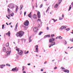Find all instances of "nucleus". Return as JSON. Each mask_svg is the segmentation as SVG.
<instances>
[{"mask_svg":"<svg viewBox=\"0 0 73 73\" xmlns=\"http://www.w3.org/2000/svg\"><path fill=\"white\" fill-rule=\"evenodd\" d=\"M24 34V32L22 31H19L18 33H17L16 34V35L17 37H21Z\"/></svg>","mask_w":73,"mask_h":73,"instance_id":"f257e3e1","label":"nucleus"},{"mask_svg":"<svg viewBox=\"0 0 73 73\" xmlns=\"http://www.w3.org/2000/svg\"><path fill=\"white\" fill-rule=\"evenodd\" d=\"M61 1H62V0H59L58 1V4H56L55 5L54 8H57L58 7V5L60 4V3H61Z\"/></svg>","mask_w":73,"mask_h":73,"instance_id":"f03ea898","label":"nucleus"},{"mask_svg":"<svg viewBox=\"0 0 73 73\" xmlns=\"http://www.w3.org/2000/svg\"><path fill=\"white\" fill-rule=\"evenodd\" d=\"M8 7L10 9H13L14 8V5L13 4H11L8 5Z\"/></svg>","mask_w":73,"mask_h":73,"instance_id":"7ed1b4c3","label":"nucleus"},{"mask_svg":"<svg viewBox=\"0 0 73 73\" xmlns=\"http://www.w3.org/2000/svg\"><path fill=\"white\" fill-rule=\"evenodd\" d=\"M24 25L26 26V27H27L29 25V21L28 20H26L25 22L24 23Z\"/></svg>","mask_w":73,"mask_h":73,"instance_id":"20e7f679","label":"nucleus"},{"mask_svg":"<svg viewBox=\"0 0 73 73\" xmlns=\"http://www.w3.org/2000/svg\"><path fill=\"white\" fill-rule=\"evenodd\" d=\"M55 40V39L54 38H50L49 40V42H52V41H53Z\"/></svg>","mask_w":73,"mask_h":73,"instance_id":"39448f33","label":"nucleus"},{"mask_svg":"<svg viewBox=\"0 0 73 73\" xmlns=\"http://www.w3.org/2000/svg\"><path fill=\"white\" fill-rule=\"evenodd\" d=\"M56 43L55 42H51V44L50 45V46H49V48H50L51 46H52L53 45H55Z\"/></svg>","mask_w":73,"mask_h":73,"instance_id":"423d86ee","label":"nucleus"},{"mask_svg":"<svg viewBox=\"0 0 73 73\" xmlns=\"http://www.w3.org/2000/svg\"><path fill=\"white\" fill-rule=\"evenodd\" d=\"M37 16L38 18H40L41 17V15H40V12H37Z\"/></svg>","mask_w":73,"mask_h":73,"instance_id":"0eeeda50","label":"nucleus"},{"mask_svg":"<svg viewBox=\"0 0 73 73\" xmlns=\"http://www.w3.org/2000/svg\"><path fill=\"white\" fill-rule=\"evenodd\" d=\"M38 30V28L37 27H35L34 28V31L36 32Z\"/></svg>","mask_w":73,"mask_h":73,"instance_id":"6e6552de","label":"nucleus"},{"mask_svg":"<svg viewBox=\"0 0 73 73\" xmlns=\"http://www.w3.org/2000/svg\"><path fill=\"white\" fill-rule=\"evenodd\" d=\"M35 49L36 51V52H38V45H36V46H35Z\"/></svg>","mask_w":73,"mask_h":73,"instance_id":"1a4fd4ad","label":"nucleus"},{"mask_svg":"<svg viewBox=\"0 0 73 73\" xmlns=\"http://www.w3.org/2000/svg\"><path fill=\"white\" fill-rule=\"evenodd\" d=\"M23 53V52L21 50L20 52L18 53V54H19V55H22Z\"/></svg>","mask_w":73,"mask_h":73,"instance_id":"9d476101","label":"nucleus"},{"mask_svg":"<svg viewBox=\"0 0 73 73\" xmlns=\"http://www.w3.org/2000/svg\"><path fill=\"white\" fill-rule=\"evenodd\" d=\"M18 27V23H17L15 26V31H16V30H17V29Z\"/></svg>","mask_w":73,"mask_h":73,"instance_id":"9b49d317","label":"nucleus"},{"mask_svg":"<svg viewBox=\"0 0 73 73\" xmlns=\"http://www.w3.org/2000/svg\"><path fill=\"white\" fill-rule=\"evenodd\" d=\"M31 13H32V12H30V14L28 15V17H30V18H31V17H32V15L31 14Z\"/></svg>","mask_w":73,"mask_h":73,"instance_id":"f8f14e48","label":"nucleus"},{"mask_svg":"<svg viewBox=\"0 0 73 73\" xmlns=\"http://www.w3.org/2000/svg\"><path fill=\"white\" fill-rule=\"evenodd\" d=\"M16 70H17V68L15 67V68H13L12 69L11 71H13L14 72L15 71H16Z\"/></svg>","mask_w":73,"mask_h":73,"instance_id":"ddd939ff","label":"nucleus"},{"mask_svg":"<svg viewBox=\"0 0 73 73\" xmlns=\"http://www.w3.org/2000/svg\"><path fill=\"white\" fill-rule=\"evenodd\" d=\"M50 37V35H47L45 36L44 38H46V37Z\"/></svg>","mask_w":73,"mask_h":73,"instance_id":"4468645a","label":"nucleus"},{"mask_svg":"<svg viewBox=\"0 0 73 73\" xmlns=\"http://www.w3.org/2000/svg\"><path fill=\"white\" fill-rule=\"evenodd\" d=\"M11 51H7L6 53L7 54V55H10V54H11Z\"/></svg>","mask_w":73,"mask_h":73,"instance_id":"2eb2a0df","label":"nucleus"},{"mask_svg":"<svg viewBox=\"0 0 73 73\" xmlns=\"http://www.w3.org/2000/svg\"><path fill=\"white\" fill-rule=\"evenodd\" d=\"M0 66H1L0 68L1 69H3V66H5V64H2V65H0Z\"/></svg>","mask_w":73,"mask_h":73,"instance_id":"dca6fc26","label":"nucleus"},{"mask_svg":"<svg viewBox=\"0 0 73 73\" xmlns=\"http://www.w3.org/2000/svg\"><path fill=\"white\" fill-rule=\"evenodd\" d=\"M65 28H66V27L65 26H62L60 28V29L62 30L63 29H65Z\"/></svg>","mask_w":73,"mask_h":73,"instance_id":"f3484780","label":"nucleus"},{"mask_svg":"<svg viewBox=\"0 0 73 73\" xmlns=\"http://www.w3.org/2000/svg\"><path fill=\"white\" fill-rule=\"evenodd\" d=\"M6 35L9 36H10V35H11V33H10V32L9 31L8 33H6Z\"/></svg>","mask_w":73,"mask_h":73,"instance_id":"a211bd4d","label":"nucleus"},{"mask_svg":"<svg viewBox=\"0 0 73 73\" xmlns=\"http://www.w3.org/2000/svg\"><path fill=\"white\" fill-rule=\"evenodd\" d=\"M16 50H17V52H18L20 51V49H19V48H17V47H16Z\"/></svg>","mask_w":73,"mask_h":73,"instance_id":"6ab92c4d","label":"nucleus"},{"mask_svg":"<svg viewBox=\"0 0 73 73\" xmlns=\"http://www.w3.org/2000/svg\"><path fill=\"white\" fill-rule=\"evenodd\" d=\"M3 51L4 52H6V49L5 48V47H3Z\"/></svg>","mask_w":73,"mask_h":73,"instance_id":"aec40b11","label":"nucleus"},{"mask_svg":"<svg viewBox=\"0 0 73 73\" xmlns=\"http://www.w3.org/2000/svg\"><path fill=\"white\" fill-rule=\"evenodd\" d=\"M36 16L37 15H36L34 14V15H33V18H34L35 19H36Z\"/></svg>","mask_w":73,"mask_h":73,"instance_id":"412c9836","label":"nucleus"},{"mask_svg":"<svg viewBox=\"0 0 73 73\" xmlns=\"http://www.w3.org/2000/svg\"><path fill=\"white\" fill-rule=\"evenodd\" d=\"M31 38H32L31 36H30L29 38V42H31L32 41V40H31Z\"/></svg>","mask_w":73,"mask_h":73,"instance_id":"4be33fe9","label":"nucleus"},{"mask_svg":"<svg viewBox=\"0 0 73 73\" xmlns=\"http://www.w3.org/2000/svg\"><path fill=\"white\" fill-rule=\"evenodd\" d=\"M64 72H66L67 73H69V70H64Z\"/></svg>","mask_w":73,"mask_h":73,"instance_id":"5701e85b","label":"nucleus"},{"mask_svg":"<svg viewBox=\"0 0 73 73\" xmlns=\"http://www.w3.org/2000/svg\"><path fill=\"white\" fill-rule=\"evenodd\" d=\"M19 7H18V6H17V7H16V11L17 12V9H18V8Z\"/></svg>","mask_w":73,"mask_h":73,"instance_id":"b1692460","label":"nucleus"},{"mask_svg":"<svg viewBox=\"0 0 73 73\" xmlns=\"http://www.w3.org/2000/svg\"><path fill=\"white\" fill-rule=\"evenodd\" d=\"M53 37H54V35H51V37L53 38Z\"/></svg>","mask_w":73,"mask_h":73,"instance_id":"393cba45","label":"nucleus"},{"mask_svg":"<svg viewBox=\"0 0 73 73\" xmlns=\"http://www.w3.org/2000/svg\"><path fill=\"white\" fill-rule=\"evenodd\" d=\"M6 46H9V42H7V43L6 44Z\"/></svg>","mask_w":73,"mask_h":73,"instance_id":"a878e982","label":"nucleus"},{"mask_svg":"<svg viewBox=\"0 0 73 73\" xmlns=\"http://www.w3.org/2000/svg\"><path fill=\"white\" fill-rule=\"evenodd\" d=\"M71 6H72L71 5H70L68 11H70V9H71V8H72L71 7Z\"/></svg>","mask_w":73,"mask_h":73,"instance_id":"bb28decb","label":"nucleus"},{"mask_svg":"<svg viewBox=\"0 0 73 73\" xmlns=\"http://www.w3.org/2000/svg\"><path fill=\"white\" fill-rule=\"evenodd\" d=\"M42 33V32L40 31V32L39 33V35H41V34Z\"/></svg>","mask_w":73,"mask_h":73,"instance_id":"cd10ccee","label":"nucleus"},{"mask_svg":"<svg viewBox=\"0 0 73 73\" xmlns=\"http://www.w3.org/2000/svg\"><path fill=\"white\" fill-rule=\"evenodd\" d=\"M25 69V68L24 67V66H23V69H22L23 71H24V70Z\"/></svg>","mask_w":73,"mask_h":73,"instance_id":"c85d7f7f","label":"nucleus"},{"mask_svg":"<svg viewBox=\"0 0 73 73\" xmlns=\"http://www.w3.org/2000/svg\"><path fill=\"white\" fill-rule=\"evenodd\" d=\"M49 9H50V7H48L46 11V12H48V10H49Z\"/></svg>","mask_w":73,"mask_h":73,"instance_id":"c756f323","label":"nucleus"},{"mask_svg":"<svg viewBox=\"0 0 73 73\" xmlns=\"http://www.w3.org/2000/svg\"><path fill=\"white\" fill-rule=\"evenodd\" d=\"M59 37V39H62V38L61 37V36H58Z\"/></svg>","mask_w":73,"mask_h":73,"instance_id":"7c9ffc66","label":"nucleus"},{"mask_svg":"<svg viewBox=\"0 0 73 73\" xmlns=\"http://www.w3.org/2000/svg\"><path fill=\"white\" fill-rule=\"evenodd\" d=\"M59 19L60 20H62L63 18H62L61 17H60Z\"/></svg>","mask_w":73,"mask_h":73,"instance_id":"2f4dec72","label":"nucleus"},{"mask_svg":"<svg viewBox=\"0 0 73 73\" xmlns=\"http://www.w3.org/2000/svg\"><path fill=\"white\" fill-rule=\"evenodd\" d=\"M52 20H53V21L54 22H56V21H57V20H55V19H52Z\"/></svg>","mask_w":73,"mask_h":73,"instance_id":"473e14b6","label":"nucleus"},{"mask_svg":"<svg viewBox=\"0 0 73 73\" xmlns=\"http://www.w3.org/2000/svg\"><path fill=\"white\" fill-rule=\"evenodd\" d=\"M10 10L9 9V8H8L7 9V11H8V12H10Z\"/></svg>","mask_w":73,"mask_h":73,"instance_id":"72a5a7b5","label":"nucleus"},{"mask_svg":"<svg viewBox=\"0 0 73 73\" xmlns=\"http://www.w3.org/2000/svg\"><path fill=\"white\" fill-rule=\"evenodd\" d=\"M43 6V5L42 4H41L40 5V8H41Z\"/></svg>","mask_w":73,"mask_h":73,"instance_id":"f704fd0d","label":"nucleus"},{"mask_svg":"<svg viewBox=\"0 0 73 73\" xmlns=\"http://www.w3.org/2000/svg\"><path fill=\"white\" fill-rule=\"evenodd\" d=\"M11 16H13V15H14V14H13V13H11Z\"/></svg>","mask_w":73,"mask_h":73,"instance_id":"c9c22d12","label":"nucleus"},{"mask_svg":"<svg viewBox=\"0 0 73 73\" xmlns=\"http://www.w3.org/2000/svg\"><path fill=\"white\" fill-rule=\"evenodd\" d=\"M2 29H4V25H2Z\"/></svg>","mask_w":73,"mask_h":73,"instance_id":"e433bc0d","label":"nucleus"},{"mask_svg":"<svg viewBox=\"0 0 73 73\" xmlns=\"http://www.w3.org/2000/svg\"><path fill=\"white\" fill-rule=\"evenodd\" d=\"M66 31H69V30H70V29H69V28L68 29H66Z\"/></svg>","mask_w":73,"mask_h":73,"instance_id":"4c0bfd02","label":"nucleus"},{"mask_svg":"<svg viewBox=\"0 0 73 73\" xmlns=\"http://www.w3.org/2000/svg\"><path fill=\"white\" fill-rule=\"evenodd\" d=\"M38 21H41V19H38Z\"/></svg>","mask_w":73,"mask_h":73,"instance_id":"58836bf2","label":"nucleus"},{"mask_svg":"<svg viewBox=\"0 0 73 73\" xmlns=\"http://www.w3.org/2000/svg\"><path fill=\"white\" fill-rule=\"evenodd\" d=\"M61 69H62V70L63 69H65V68L62 67L61 68Z\"/></svg>","mask_w":73,"mask_h":73,"instance_id":"ea45409f","label":"nucleus"},{"mask_svg":"<svg viewBox=\"0 0 73 73\" xmlns=\"http://www.w3.org/2000/svg\"><path fill=\"white\" fill-rule=\"evenodd\" d=\"M57 68V67H55L54 68V69H56Z\"/></svg>","mask_w":73,"mask_h":73,"instance_id":"a19ab883","label":"nucleus"},{"mask_svg":"<svg viewBox=\"0 0 73 73\" xmlns=\"http://www.w3.org/2000/svg\"><path fill=\"white\" fill-rule=\"evenodd\" d=\"M26 13H27L25 12L24 13L25 16V15H26Z\"/></svg>","mask_w":73,"mask_h":73,"instance_id":"79ce46f5","label":"nucleus"},{"mask_svg":"<svg viewBox=\"0 0 73 73\" xmlns=\"http://www.w3.org/2000/svg\"><path fill=\"white\" fill-rule=\"evenodd\" d=\"M6 17L8 18V19H10V18L8 17L7 15H6Z\"/></svg>","mask_w":73,"mask_h":73,"instance_id":"37998d69","label":"nucleus"},{"mask_svg":"<svg viewBox=\"0 0 73 73\" xmlns=\"http://www.w3.org/2000/svg\"><path fill=\"white\" fill-rule=\"evenodd\" d=\"M25 53L26 54H27V52L26 51H25Z\"/></svg>","mask_w":73,"mask_h":73,"instance_id":"c03bdc74","label":"nucleus"},{"mask_svg":"<svg viewBox=\"0 0 73 73\" xmlns=\"http://www.w3.org/2000/svg\"><path fill=\"white\" fill-rule=\"evenodd\" d=\"M41 71L42 72H43V71H44V69H41Z\"/></svg>","mask_w":73,"mask_h":73,"instance_id":"a18cd8bd","label":"nucleus"},{"mask_svg":"<svg viewBox=\"0 0 73 73\" xmlns=\"http://www.w3.org/2000/svg\"><path fill=\"white\" fill-rule=\"evenodd\" d=\"M58 38H59V36H58V37H57L56 38V39H57Z\"/></svg>","mask_w":73,"mask_h":73,"instance_id":"49530a36","label":"nucleus"},{"mask_svg":"<svg viewBox=\"0 0 73 73\" xmlns=\"http://www.w3.org/2000/svg\"><path fill=\"white\" fill-rule=\"evenodd\" d=\"M47 30H48V29H49V27H47Z\"/></svg>","mask_w":73,"mask_h":73,"instance_id":"de8ad7c7","label":"nucleus"},{"mask_svg":"<svg viewBox=\"0 0 73 73\" xmlns=\"http://www.w3.org/2000/svg\"><path fill=\"white\" fill-rule=\"evenodd\" d=\"M11 23H12V22H11L9 23V25H11Z\"/></svg>","mask_w":73,"mask_h":73,"instance_id":"09e8293b","label":"nucleus"},{"mask_svg":"<svg viewBox=\"0 0 73 73\" xmlns=\"http://www.w3.org/2000/svg\"><path fill=\"white\" fill-rule=\"evenodd\" d=\"M62 17H64V14L62 15Z\"/></svg>","mask_w":73,"mask_h":73,"instance_id":"8fccbe9b","label":"nucleus"},{"mask_svg":"<svg viewBox=\"0 0 73 73\" xmlns=\"http://www.w3.org/2000/svg\"><path fill=\"white\" fill-rule=\"evenodd\" d=\"M22 8H23V5L22 6V7L21 8V9H20V10H21Z\"/></svg>","mask_w":73,"mask_h":73,"instance_id":"3c124183","label":"nucleus"},{"mask_svg":"<svg viewBox=\"0 0 73 73\" xmlns=\"http://www.w3.org/2000/svg\"><path fill=\"white\" fill-rule=\"evenodd\" d=\"M55 60H52V62H53V61H54Z\"/></svg>","mask_w":73,"mask_h":73,"instance_id":"603ef678","label":"nucleus"},{"mask_svg":"<svg viewBox=\"0 0 73 73\" xmlns=\"http://www.w3.org/2000/svg\"><path fill=\"white\" fill-rule=\"evenodd\" d=\"M28 65H31V64L29 63L27 64Z\"/></svg>","mask_w":73,"mask_h":73,"instance_id":"864d4df0","label":"nucleus"},{"mask_svg":"<svg viewBox=\"0 0 73 73\" xmlns=\"http://www.w3.org/2000/svg\"><path fill=\"white\" fill-rule=\"evenodd\" d=\"M46 62H44V64H46Z\"/></svg>","mask_w":73,"mask_h":73,"instance_id":"5fc2aeb1","label":"nucleus"},{"mask_svg":"<svg viewBox=\"0 0 73 73\" xmlns=\"http://www.w3.org/2000/svg\"><path fill=\"white\" fill-rule=\"evenodd\" d=\"M8 16L9 17H10V16H11V15H9Z\"/></svg>","mask_w":73,"mask_h":73,"instance_id":"6e6d98bb","label":"nucleus"},{"mask_svg":"<svg viewBox=\"0 0 73 73\" xmlns=\"http://www.w3.org/2000/svg\"><path fill=\"white\" fill-rule=\"evenodd\" d=\"M23 73H26V72L25 71H23Z\"/></svg>","mask_w":73,"mask_h":73,"instance_id":"4d7b16f0","label":"nucleus"},{"mask_svg":"<svg viewBox=\"0 0 73 73\" xmlns=\"http://www.w3.org/2000/svg\"><path fill=\"white\" fill-rule=\"evenodd\" d=\"M6 24L7 25H8V23H6Z\"/></svg>","mask_w":73,"mask_h":73,"instance_id":"13d9d810","label":"nucleus"},{"mask_svg":"<svg viewBox=\"0 0 73 73\" xmlns=\"http://www.w3.org/2000/svg\"><path fill=\"white\" fill-rule=\"evenodd\" d=\"M71 33L73 34V30H72V32H71Z\"/></svg>","mask_w":73,"mask_h":73,"instance_id":"bf43d9fd","label":"nucleus"},{"mask_svg":"<svg viewBox=\"0 0 73 73\" xmlns=\"http://www.w3.org/2000/svg\"><path fill=\"white\" fill-rule=\"evenodd\" d=\"M27 53H29V51H28L27 52Z\"/></svg>","mask_w":73,"mask_h":73,"instance_id":"052dcab7","label":"nucleus"},{"mask_svg":"<svg viewBox=\"0 0 73 73\" xmlns=\"http://www.w3.org/2000/svg\"><path fill=\"white\" fill-rule=\"evenodd\" d=\"M7 66H8V64H6Z\"/></svg>","mask_w":73,"mask_h":73,"instance_id":"680f3d73","label":"nucleus"},{"mask_svg":"<svg viewBox=\"0 0 73 73\" xmlns=\"http://www.w3.org/2000/svg\"><path fill=\"white\" fill-rule=\"evenodd\" d=\"M65 52V53H66V54H68V53L67 52Z\"/></svg>","mask_w":73,"mask_h":73,"instance_id":"e2e57ef3","label":"nucleus"},{"mask_svg":"<svg viewBox=\"0 0 73 73\" xmlns=\"http://www.w3.org/2000/svg\"><path fill=\"white\" fill-rule=\"evenodd\" d=\"M43 73H46V72H43Z\"/></svg>","mask_w":73,"mask_h":73,"instance_id":"0e129e2a","label":"nucleus"},{"mask_svg":"<svg viewBox=\"0 0 73 73\" xmlns=\"http://www.w3.org/2000/svg\"><path fill=\"white\" fill-rule=\"evenodd\" d=\"M8 66H10V65L9 64Z\"/></svg>","mask_w":73,"mask_h":73,"instance_id":"69168bd1","label":"nucleus"},{"mask_svg":"<svg viewBox=\"0 0 73 73\" xmlns=\"http://www.w3.org/2000/svg\"><path fill=\"white\" fill-rule=\"evenodd\" d=\"M73 48V46L70 48V49H71V48Z\"/></svg>","mask_w":73,"mask_h":73,"instance_id":"338daca9","label":"nucleus"},{"mask_svg":"<svg viewBox=\"0 0 73 73\" xmlns=\"http://www.w3.org/2000/svg\"><path fill=\"white\" fill-rule=\"evenodd\" d=\"M11 28H12V26H11Z\"/></svg>","mask_w":73,"mask_h":73,"instance_id":"774afa93","label":"nucleus"}]
</instances>
